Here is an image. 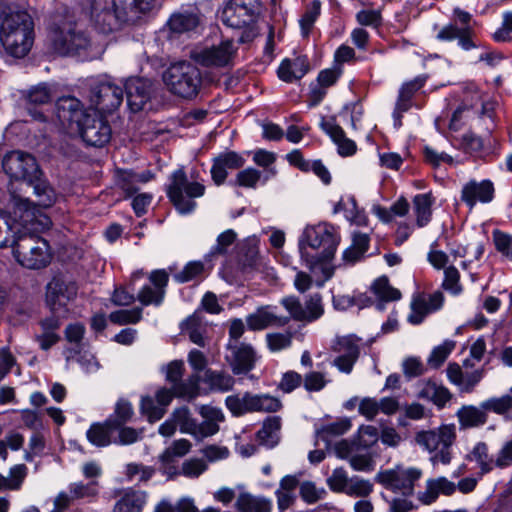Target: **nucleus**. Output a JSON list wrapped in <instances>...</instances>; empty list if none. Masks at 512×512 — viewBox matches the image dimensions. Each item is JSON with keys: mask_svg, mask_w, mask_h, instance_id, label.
I'll list each match as a JSON object with an SVG mask.
<instances>
[{"mask_svg": "<svg viewBox=\"0 0 512 512\" xmlns=\"http://www.w3.org/2000/svg\"><path fill=\"white\" fill-rule=\"evenodd\" d=\"M268 180V175L262 177V172L248 167L239 171L235 178V185L243 188L255 189L259 182L263 184Z\"/></svg>", "mask_w": 512, "mask_h": 512, "instance_id": "37998d69", "label": "nucleus"}, {"mask_svg": "<svg viewBox=\"0 0 512 512\" xmlns=\"http://www.w3.org/2000/svg\"><path fill=\"white\" fill-rule=\"evenodd\" d=\"M281 303L296 321L313 322L319 319L324 313L320 294L310 296L305 302V307H303L298 298L293 296L283 298Z\"/></svg>", "mask_w": 512, "mask_h": 512, "instance_id": "2eb2a0df", "label": "nucleus"}, {"mask_svg": "<svg viewBox=\"0 0 512 512\" xmlns=\"http://www.w3.org/2000/svg\"><path fill=\"white\" fill-rule=\"evenodd\" d=\"M371 291L381 302L397 301L401 298V292L391 286L386 276L379 277L371 285Z\"/></svg>", "mask_w": 512, "mask_h": 512, "instance_id": "4c0bfd02", "label": "nucleus"}, {"mask_svg": "<svg viewBox=\"0 0 512 512\" xmlns=\"http://www.w3.org/2000/svg\"><path fill=\"white\" fill-rule=\"evenodd\" d=\"M0 41L9 55L25 57L34 42V23L31 16L24 11L4 14L0 24Z\"/></svg>", "mask_w": 512, "mask_h": 512, "instance_id": "20e7f679", "label": "nucleus"}, {"mask_svg": "<svg viewBox=\"0 0 512 512\" xmlns=\"http://www.w3.org/2000/svg\"><path fill=\"white\" fill-rule=\"evenodd\" d=\"M204 273V264L201 261H191L185 267L174 275V279L179 283H185L197 279Z\"/></svg>", "mask_w": 512, "mask_h": 512, "instance_id": "6e6d98bb", "label": "nucleus"}, {"mask_svg": "<svg viewBox=\"0 0 512 512\" xmlns=\"http://www.w3.org/2000/svg\"><path fill=\"white\" fill-rule=\"evenodd\" d=\"M333 350L337 352L339 355H343L348 358H354L357 360L360 355L358 339L353 336H345L338 338L333 345Z\"/></svg>", "mask_w": 512, "mask_h": 512, "instance_id": "09e8293b", "label": "nucleus"}, {"mask_svg": "<svg viewBox=\"0 0 512 512\" xmlns=\"http://www.w3.org/2000/svg\"><path fill=\"white\" fill-rule=\"evenodd\" d=\"M455 491L456 484L446 477L431 478L426 481L425 490L418 494V500L424 505H430L440 494L451 496Z\"/></svg>", "mask_w": 512, "mask_h": 512, "instance_id": "a878e982", "label": "nucleus"}, {"mask_svg": "<svg viewBox=\"0 0 512 512\" xmlns=\"http://www.w3.org/2000/svg\"><path fill=\"white\" fill-rule=\"evenodd\" d=\"M481 408L493 411L496 414H504L512 408V396L504 395L499 398H490L481 403Z\"/></svg>", "mask_w": 512, "mask_h": 512, "instance_id": "680f3d73", "label": "nucleus"}, {"mask_svg": "<svg viewBox=\"0 0 512 512\" xmlns=\"http://www.w3.org/2000/svg\"><path fill=\"white\" fill-rule=\"evenodd\" d=\"M56 114L70 133H77L90 146L102 147L111 139V127L103 116L86 112L75 97H62L57 101Z\"/></svg>", "mask_w": 512, "mask_h": 512, "instance_id": "f03ea898", "label": "nucleus"}, {"mask_svg": "<svg viewBox=\"0 0 512 512\" xmlns=\"http://www.w3.org/2000/svg\"><path fill=\"white\" fill-rule=\"evenodd\" d=\"M26 475L27 467L24 464H18L11 467L8 477L0 474V492L6 490H19L24 482Z\"/></svg>", "mask_w": 512, "mask_h": 512, "instance_id": "e433bc0d", "label": "nucleus"}, {"mask_svg": "<svg viewBox=\"0 0 512 512\" xmlns=\"http://www.w3.org/2000/svg\"><path fill=\"white\" fill-rule=\"evenodd\" d=\"M416 221L419 227L425 226L431 219L432 199L429 194H418L413 199Z\"/></svg>", "mask_w": 512, "mask_h": 512, "instance_id": "79ce46f5", "label": "nucleus"}, {"mask_svg": "<svg viewBox=\"0 0 512 512\" xmlns=\"http://www.w3.org/2000/svg\"><path fill=\"white\" fill-rule=\"evenodd\" d=\"M166 291H161L150 285L144 286L138 293L137 298L142 305L158 306L162 303Z\"/></svg>", "mask_w": 512, "mask_h": 512, "instance_id": "bf43d9fd", "label": "nucleus"}, {"mask_svg": "<svg viewBox=\"0 0 512 512\" xmlns=\"http://www.w3.org/2000/svg\"><path fill=\"white\" fill-rule=\"evenodd\" d=\"M2 167L11 180L26 182L28 186L39 179L40 170L36 159L27 152L16 150L7 153Z\"/></svg>", "mask_w": 512, "mask_h": 512, "instance_id": "9b49d317", "label": "nucleus"}, {"mask_svg": "<svg viewBox=\"0 0 512 512\" xmlns=\"http://www.w3.org/2000/svg\"><path fill=\"white\" fill-rule=\"evenodd\" d=\"M373 491V484L366 479L354 476L350 478L345 494L352 497H367Z\"/></svg>", "mask_w": 512, "mask_h": 512, "instance_id": "5fc2aeb1", "label": "nucleus"}, {"mask_svg": "<svg viewBox=\"0 0 512 512\" xmlns=\"http://www.w3.org/2000/svg\"><path fill=\"white\" fill-rule=\"evenodd\" d=\"M115 431L106 420L103 423H93L87 430L86 437L92 445L106 447L112 443V434Z\"/></svg>", "mask_w": 512, "mask_h": 512, "instance_id": "72a5a7b5", "label": "nucleus"}, {"mask_svg": "<svg viewBox=\"0 0 512 512\" xmlns=\"http://www.w3.org/2000/svg\"><path fill=\"white\" fill-rule=\"evenodd\" d=\"M113 8L114 10L110 11L99 2L92 5L91 19L99 31L109 33L116 29L120 23L127 21V10L117 5L115 0H113Z\"/></svg>", "mask_w": 512, "mask_h": 512, "instance_id": "dca6fc26", "label": "nucleus"}, {"mask_svg": "<svg viewBox=\"0 0 512 512\" xmlns=\"http://www.w3.org/2000/svg\"><path fill=\"white\" fill-rule=\"evenodd\" d=\"M268 348L272 352L287 349L292 344V333H269L266 335Z\"/></svg>", "mask_w": 512, "mask_h": 512, "instance_id": "0e129e2a", "label": "nucleus"}, {"mask_svg": "<svg viewBox=\"0 0 512 512\" xmlns=\"http://www.w3.org/2000/svg\"><path fill=\"white\" fill-rule=\"evenodd\" d=\"M37 197L35 203L23 198L10 188L14 205V215L23 231L13 237V254L17 262L29 269H40L50 261L49 246L46 240L36 233L49 228L51 222L40 208L51 207L55 202L54 190L45 182H37L33 186Z\"/></svg>", "mask_w": 512, "mask_h": 512, "instance_id": "f257e3e1", "label": "nucleus"}, {"mask_svg": "<svg viewBox=\"0 0 512 512\" xmlns=\"http://www.w3.org/2000/svg\"><path fill=\"white\" fill-rule=\"evenodd\" d=\"M251 394L245 393L242 397L239 395H230L225 399V405L234 416H240L252 412Z\"/></svg>", "mask_w": 512, "mask_h": 512, "instance_id": "3c124183", "label": "nucleus"}, {"mask_svg": "<svg viewBox=\"0 0 512 512\" xmlns=\"http://www.w3.org/2000/svg\"><path fill=\"white\" fill-rule=\"evenodd\" d=\"M149 180L144 174H136L130 171L120 173L117 183L119 187L127 193L132 195L139 190V183H146Z\"/></svg>", "mask_w": 512, "mask_h": 512, "instance_id": "de8ad7c7", "label": "nucleus"}, {"mask_svg": "<svg viewBox=\"0 0 512 512\" xmlns=\"http://www.w3.org/2000/svg\"><path fill=\"white\" fill-rule=\"evenodd\" d=\"M454 347L455 343L450 340H446L439 346H436L429 355L427 364L433 369L439 368L446 361Z\"/></svg>", "mask_w": 512, "mask_h": 512, "instance_id": "603ef678", "label": "nucleus"}, {"mask_svg": "<svg viewBox=\"0 0 512 512\" xmlns=\"http://www.w3.org/2000/svg\"><path fill=\"white\" fill-rule=\"evenodd\" d=\"M154 473V468L142 464L130 463L126 466V476L130 481L147 482Z\"/></svg>", "mask_w": 512, "mask_h": 512, "instance_id": "052dcab7", "label": "nucleus"}, {"mask_svg": "<svg viewBox=\"0 0 512 512\" xmlns=\"http://www.w3.org/2000/svg\"><path fill=\"white\" fill-rule=\"evenodd\" d=\"M171 417L182 433L190 434L195 438L197 421L191 416L188 407L176 408L172 412Z\"/></svg>", "mask_w": 512, "mask_h": 512, "instance_id": "a18cd8bd", "label": "nucleus"}, {"mask_svg": "<svg viewBox=\"0 0 512 512\" xmlns=\"http://www.w3.org/2000/svg\"><path fill=\"white\" fill-rule=\"evenodd\" d=\"M456 415L461 429L479 427L487 422V414L473 405L462 406Z\"/></svg>", "mask_w": 512, "mask_h": 512, "instance_id": "7c9ffc66", "label": "nucleus"}, {"mask_svg": "<svg viewBox=\"0 0 512 512\" xmlns=\"http://www.w3.org/2000/svg\"><path fill=\"white\" fill-rule=\"evenodd\" d=\"M198 412L203 421L196 425L195 439L200 441L219 432V424L225 421V415L220 408L211 405L200 406Z\"/></svg>", "mask_w": 512, "mask_h": 512, "instance_id": "a211bd4d", "label": "nucleus"}, {"mask_svg": "<svg viewBox=\"0 0 512 512\" xmlns=\"http://www.w3.org/2000/svg\"><path fill=\"white\" fill-rule=\"evenodd\" d=\"M140 410L151 423L160 420L166 412V409L155 404L153 398L150 396L142 397Z\"/></svg>", "mask_w": 512, "mask_h": 512, "instance_id": "13d9d810", "label": "nucleus"}, {"mask_svg": "<svg viewBox=\"0 0 512 512\" xmlns=\"http://www.w3.org/2000/svg\"><path fill=\"white\" fill-rule=\"evenodd\" d=\"M321 129L328 134L338 147V152L342 156H351L356 152V144L353 140L346 137L343 129L335 122L334 118H322L320 122Z\"/></svg>", "mask_w": 512, "mask_h": 512, "instance_id": "393cba45", "label": "nucleus"}, {"mask_svg": "<svg viewBox=\"0 0 512 512\" xmlns=\"http://www.w3.org/2000/svg\"><path fill=\"white\" fill-rule=\"evenodd\" d=\"M123 101V89L111 82H102L91 90V105L100 113L115 111Z\"/></svg>", "mask_w": 512, "mask_h": 512, "instance_id": "4468645a", "label": "nucleus"}, {"mask_svg": "<svg viewBox=\"0 0 512 512\" xmlns=\"http://www.w3.org/2000/svg\"><path fill=\"white\" fill-rule=\"evenodd\" d=\"M423 472L417 467L396 465L377 473L375 480L388 490L399 492L404 496H412L415 484L421 479Z\"/></svg>", "mask_w": 512, "mask_h": 512, "instance_id": "1a4fd4ad", "label": "nucleus"}, {"mask_svg": "<svg viewBox=\"0 0 512 512\" xmlns=\"http://www.w3.org/2000/svg\"><path fill=\"white\" fill-rule=\"evenodd\" d=\"M221 19L223 23L233 29H245L240 37L246 42L255 36L252 28L256 19L255 0H229L225 5Z\"/></svg>", "mask_w": 512, "mask_h": 512, "instance_id": "6e6552de", "label": "nucleus"}, {"mask_svg": "<svg viewBox=\"0 0 512 512\" xmlns=\"http://www.w3.org/2000/svg\"><path fill=\"white\" fill-rule=\"evenodd\" d=\"M198 24V16L190 12L175 13L168 21L171 31L179 34L195 29Z\"/></svg>", "mask_w": 512, "mask_h": 512, "instance_id": "58836bf2", "label": "nucleus"}, {"mask_svg": "<svg viewBox=\"0 0 512 512\" xmlns=\"http://www.w3.org/2000/svg\"><path fill=\"white\" fill-rule=\"evenodd\" d=\"M281 418L279 416L268 417L257 432L259 443L267 448L275 447L280 440Z\"/></svg>", "mask_w": 512, "mask_h": 512, "instance_id": "c756f323", "label": "nucleus"}, {"mask_svg": "<svg viewBox=\"0 0 512 512\" xmlns=\"http://www.w3.org/2000/svg\"><path fill=\"white\" fill-rule=\"evenodd\" d=\"M203 382L209 386L212 391L227 392L233 389L234 378L227 372L206 369Z\"/></svg>", "mask_w": 512, "mask_h": 512, "instance_id": "473e14b6", "label": "nucleus"}, {"mask_svg": "<svg viewBox=\"0 0 512 512\" xmlns=\"http://www.w3.org/2000/svg\"><path fill=\"white\" fill-rule=\"evenodd\" d=\"M468 458L477 463L481 475L487 474L494 468H497L496 458L493 459V457L489 454V449L485 442L476 443Z\"/></svg>", "mask_w": 512, "mask_h": 512, "instance_id": "f704fd0d", "label": "nucleus"}, {"mask_svg": "<svg viewBox=\"0 0 512 512\" xmlns=\"http://www.w3.org/2000/svg\"><path fill=\"white\" fill-rule=\"evenodd\" d=\"M181 330L183 334L188 335L189 339L193 343L201 347L205 346L202 323L197 315H191L185 321H183L181 324Z\"/></svg>", "mask_w": 512, "mask_h": 512, "instance_id": "c03bdc74", "label": "nucleus"}, {"mask_svg": "<svg viewBox=\"0 0 512 512\" xmlns=\"http://www.w3.org/2000/svg\"><path fill=\"white\" fill-rule=\"evenodd\" d=\"M321 10V2L319 0H314L306 9L304 15L300 19V26L302 30V34L307 36L312 29L316 19L320 15Z\"/></svg>", "mask_w": 512, "mask_h": 512, "instance_id": "4d7b16f0", "label": "nucleus"}, {"mask_svg": "<svg viewBox=\"0 0 512 512\" xmlns=\"http://www.w3.org/2000/svg\"><path fill=\"white\" fill-rule=\"evenodd\" d=\"M125 90L130 110L138 112L150 98L151 83L143 78H130L125 84Z\"/></svg>", "mask_w": 512, "mask_h": 512, "instance_id": "4be33fe9", "label": "nucleus"}, {"mask_svg": "<svg viewBox=\"0 0 512 512\" xmlns=\"http://www.w3.org/2000/svg\"><path fill=\"white\" fill-rule=\"evenodd\" d=\"M249 404H252L251 410L261 411V412H276L281 409L282 403L281 401L271 395H252L251 401Z\"/></svg>", "mask_w": 512, "mask_h": 512, "instance_id": "8fccbe9b", "label": "nucleus"}, {"mask_svg": "<svg viewBox=\"0 0 512 512\" xmlns=\"http://www.w3.org/2000/svg\"><path fill=\"white\" fill-rule=\"evenodd\" d=\"M166 89L174 96L191 100L201 90V71L189 61L171 64L162 75Z\"/></svg>", "mask_w": 512, "mask_h": 512, "instance_id": "39448f33", "label": "nucleus"}, {"mask_svg": "<svg viewBox=\"0 0 512 512\" xmlns=\"http://www.w3.org/2000/svg\"><path fill=\"white\" fill-rule=\"evenodd\" d=\"M155 512H198V509L192 499L182 498L174 506L161 502Z\"/></svg>", "mask_w": 512, "mask_h": 512, "instance_id": "338daca9", "label": "nucleus"}, {"mask_svg": "<svg viewBox=\"0 0 512 512\" xmlns=\"http://www.w3.org/2000/svg\"><path fill=\"white\" fill-rule=\"evenodd\" d=\"M446 373L449 381L457 386L459 391L462 393L473 392L483 377L482 370L465 373L457 363H449Z\"/></svg>", "mask_w": 512, "mask_h": 512, "instance_id": "b1692460", "label": "nucleus"}, {"mask_svg": "<svg viewBox=\"0 0 512 512\" xmlns=\"http://www.w3.org/2000/svg\"><path fill=\"white\" fill-rule=\"evenodd\" d=\"M456 440L455 425H442L434 430L419 431L415 435V443L429 453H433L430 461L433 465H448L452 460L451 447Z\"/></svg>", "mask_w": 512, "mask_h": 512, "instance_id": "423d86ee", "label": "nucleus"}, {"mask_svg": "<svg viewBox=\"0 0 512 512\" xmlns=\"http://www.w3.org/2000/svg\"><path fill=\"white\" fill-rule=\"evenodd\" d=\"M496 249L506 258L512 260V236L501 231L493 232Z\"/></svg>", "mask_w": 512, "mask_h": 512, "instance_id": "774afa93", "label": "nucleus"}, {"mask_svg": "<svg viewBox=\"0 0 512 512\" xmlns=\"http://www.w3.org/2000/svg\"><path fill=\"white\" fill-rule=\"evenodd\" d=\"M230 354L226 355V360L229 363L234 374H246L251 371L255 364V352L250 345H228Z\"/></svg>", "mask_w": 512, "mask_h": 512, "instance_id": "aec40b11", "label": "nucleus"}, {"mask_svg": "<svg viewBox=\"0 0 512 512\" xmlns=\"http://www.w3.org/2000/svg\"><path fill=\"white\" fill-rule=\"evenodd\" d=\"M289 318L276 315L269 306L260 307L246 318V323L251 330H263L269 326H284Z\"/></svg>", "mask_w": 512, "mask_h": 512, "instance_id": "bb28decb", "label": "nucleus"}, {"mask_svg": "<svg viewBox=\"0 0 512 512\" xmlns=\"http://www.w3.org/2000/svg\"><path fill=\"white\" fill-rule=\"evenodd\" d=\"M427 79V75H419L413 80L403 83L401 86L393 113L395 122L398 126L401 125L400 118L402 117V114L408 111L411 107L412 97L425 85Z\"/></svg>", "mask_w": 512, "mask_h": 512, "instance_id": "5701e85b", "label": "nucleus"}, {"mask_svg": "<svg viewBox=\"0 0 512 512\" xmlns=\"http://www.w3.org/2000/svg\"><path fill=\"white\" fill-rule=\"evenodd\" d=\"M133 414L131 403L127 400L120 399L116 403L114 414L107 419L108 425L112 426L114 429H120L121 426L131 420Z\"/></svg>", "mask_w": 512, "mask_h": 512, "instance_id": "a19ab883", "label": "nucleus"}, {"mask_svg": "<svg viewBox=\"0 0 512 512\" xmlns=\"http://www.w3.org/2000/svg\"><path fill=\"white\" fill-rule=\"evenodd\" d=\"M494 185L490 180L477 182L471 180L466 183L461 192V200L472 209L477 202L489 203L494 198Z\"/></svg>", "mask_w": 512, "mask_h": 512, "instance_id": "6ab92c4d", "label": "nucleus"}, {"mask_svg": "<svg viewBox=\"0 0 512 512\" xmlns=\"http://www.w3.org/2000/svg\"><path fill=\"white\" fill-rule=\"evenodd\" d=\"M237 47L232 40L221 41L217 45L193 49L191 59L206 68H224L230 66L236 56Z\"/></svg>", "mask_w": 512, "mask_h": 512, "instance_id": "f8f14e48", "label": "nucleus"}, {"mask_svg": "<svg viewBox=\"0 0 512 512\" xmlns=\"http://www.w3.org/2000/svg\"><path fill=\"white\" fill-rule=\"evenodd\" d=\"M327 492L324 488H318L311 481H305L300 485V495L302 499L308 503L313 504L323 499Z\"/></svg>", "mask_w": 512, "mask_h": 512, "instance_id": "e2e57ef3", "label": "nucleus"}, {"mask_svg": "<svg viewBox=\"0 0 512 512\" xmlns=\"http://www.w3.org/2000/svg\"><path fill=\"white\" fill-rule=\"evenodd\" d=\"M369 246V236L364 233H354L352 244L342 255V259L347 264H354L359 261Z\"/></svg>", "mask_w": 512, "mask_h": 512, "instance_id": "c9c22d12", "label": "nucleus"}, {"mask_svg": "<svg viewBox=\"0 0 512 512\" xmlns=\"http://www.w3.org/2000/svg\"><path fill=\"white\" fill-rule=\"evenodd\" d=\"M309 71V62L306 56H296L284 59L279 68L278 76L285 82L301 79Z\"/></svg>", "mask_w": 512, "mask_h": 512, "instance_id": "cd10ccee", "label": "nucleus"}, {"mask_svg": "<svg viewBox=\"0 0 512 512\" xmlns=\"http://www.w3.org/2000/svg\"><path fill=\"white\" fill-rule=\"evenodd\" d=\"M26 99L28 105H44L51 101L52 95L46 85H38L28 91Z\"/></svg>", "mask_w": 512, "mask_h": 512, "instance_id": "69168bd1", "label": "nucleus"}, {"mask_svg": "<svg viewBox=\"0 0 512 512\" xmlns=\"http://www.w3.org/2000/svg\"><path fill=\"white\" fill-rule=\"evenodd\" d=\"M245 164V159L242 155L235 151H226L220 153L213 159L211 167V177L216 185H221L225 182L228 170L239 169Z\"/></svg>", "mask_w": 512, "mask_h": 512, "instance_id": "412c9836", "label": "nucleus"}, {"mask_svg": "<svg viewBox=\"0 0 512 512\" xmlns=\"http://www.w3.org/2000/svg\"><path fill=\"white\" fill-rule=\"evenodd\" d=\"M339 243L340 236L333 225L323 223L307 227L299 241L301 258L310 269H313L318 263L330 261Z\"/></svg>", "mask_w": 512, "mask_h": 512, "instance_id": "7ed1b4c3", "label": "nucleus"}, {"mask_svg": "<svg viewBox=\"0 0 512 512\" xmlns=\"http://www.w3.org/2000/svg\"><path fill=\"white\" fill-rule=\"evenodd\" d=\"M443 300V294L439 291L429 295H415L411 301V312L408 316V321L414 325L420 324L429 313L442 307Z\"/></svg>", "mask_w": 512, "mask_h": 512, "instance_id": "f3484780", "label": "nucleus"}, {"mask_svg": "<svg viewBox=\"0 0 512 512\" xmlns=\"http://www.w3.org/2000/svg\"><path fill=\"white\" fill-rule=\"evenodd\" d=\"M235 507L238 512H271L272 501L264 496L242 492L236 499Z\"/></svg>", "mask_w": 512, "mask_h": 512, "instance_id": "c85d7f7f", "label": "nucleus"}, {"mask_svg": "<svg viewBox=\"0 0 512 512\" xmlns=\"http://www.w3.org/2000/svg\"><path fill=\"white\" fill-rule=\"evenodd\" d=\"M173 391L176 397L193 400L199 395V376L192 375L185 381H180L173 385Z\"/></svg>", "mask_w": 512, "mask_h": 512, "instance_id": "49530a36", "label": "nucleus"}, {"mask_svg": "<svg viewBox=\"0 0 512 512\" xmlns=\"http://www.w3.org/2000/svg\"><path fill=\"white\" fill-rule=\"evenodd\" d=\"M205 186L196 181H189L184 170L178 169L171 175L167 195L180 214H189L196 208L195 199L202 197Z\"/></svg>", "mask_w": 512, "mask_h": 512, "instance_id": "0eeeda50", "label": "nucleus"}, {"mask_svg": "<svg viewBox=\"0 0 512 512\" xmlns=\"http://www.w3.org/2000/svg\"><path fill=\"white\" fill-rule=\"evenodd\" d=\"M77 294V282L69 275L59 274L47 285L46 302L52 313L66 315L68 304L76 299Z\"/></svg>", "mask_w": 512, "mask_h": 512, "instance_id": "9d476101", "label": "nucleus"}, {"mask_svg": "<svg viewBox=\"0 0 512 512\" xmlns=\"http://www.w3.org/2000/svg\"><path fill=\"white\" fill-rule=\"evenodd\" d=\"M351 426V421L348 418L337 420L318 429L316 432L317 439L329 444L332 437L345 434Z\"/></svg>", "mask_w": 512, "mask_h": 512, "instance_id": "ea45409f", "label": "nucleus"}, {"mask_svg": "<svg viewBox=\"0 0 512 512\" xmlns=\"http://www.w3.org/2000/svg\"><path fill=\"white\" fill-rule=\"evenodd\" d=\"M50 39L54 50L63 55L79 53L90 45L87 35L77 30L73 23H64L55 27L51 31Z\"/></svg>", "mask_w": 512, "mask_h": 512, "instance_id": "ddd939ff", "label": "nucleus"}, {"mask_svg": "<svg viewBox=\"0 0 512 512\" xmlns=\"http://www.w3.org/2000/svg\"><path fill=\"white\" fill-rule=\"evenodd\" d=\"M109 319L117 325L136 324L142 319V308L117 310L109 315Z\"/></svg>", "mask_w": 512, "mask_h": 512, "instance_id": "864d4df0", "label": "nucleus"}, {"mask_svg": "<svg viewBox=\"0 0 512 512\" xmlns=\"http://www.w3.org/2000/svg\"><path fill=\"white\" fill-rule=\"evenodd\" d=\"M145 503V492L129 490L115 503L113 512H141Z\"/></svg>", "mask_w": 512, "mask_h": 512, "instance_id": "2f4dec72", "label": "nucleus"}]
</instances>
